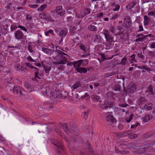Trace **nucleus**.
<instances>
[{"instance_id":"f257e3e1","label":"nucleus","mask_w":155,"mask_h":155,"mask_svg":"<svg viewBox=\"0 0 155 155\" xmlns=\"http://www.w3.org/2000/svg\"><path fill=\"white\" fill-rule=\"evenodd\" d=\"M65 55H67L62 51L56 49L53 56V58L57 61L54 62L53 63L55 64H66L67 61Z\"/></svg>"},{"instance_id":"f03ea898","label":"nucleus","mask_w":155,"mask_h":155,"mask_svg":"<svg viewBox=\"0 0 155 155\" xmlns=\"http://www.w3.org/2000/svg\"><path fill=\"white\" fill-rule=\"evenodd\" d=\"M62 128L64 131H65L67 134H68V133H73L77 130L75 127L76 126L73 125H70L69 127H68L67 124L65 123L64 124H61L60 126Z\"/></svg>"},{"instance_id":"7ed1b4c3","label":"nucleus","mask_w":155,"mask_h":155,"mask_svg":"<svg viewBox=\"0 0 155 155\" xmlns=\"http://www.w3.org/2000/svg\"><path fill=\"white\" fill-rule=\"evenodd\" d=\"M54 31L60 37L62 38H64L68 33V29L67 28L61 29L60 28H57L54 29Z\"/></svg>"},{"instance_id":"20e7f679","label":"nucleus","mask_w":155,"mask_h":155,"mask_svg":"<svg viewBox=\"0 0 155 155\" xmlns=\"http://www.w3.org/2000/svg\"><path fill=\"white\" fill-rule=\"evenodd\" d=\"M24 91L23 87L19 86H15L13 89V93L20 96L23 95L22 92Z\"/></svg>"},{"instance_id":"39448f33","label":"nucleus","mask_w":155,"mask_h":155,"mask_svg":"<svg viewBox=\"0 0 155 155\" xmlns=\"http://www.w3.org/2000/svg\"><path fill=\"white\" fill-rule=\"evenodd\" d=\"M104 35L106 41L110 43L112 42H115L116 41H114V37L110 35L109 32L107 30H105L104 32Z\"/></svg>"},{"instance_id":"423d86ee","label":"nucleus","mask_w":155,"mask_h":155,"mask_svg":"<svg viewBox=\"0 0 155 155\" xmlns=\"http://www.w3.org/2000/svg\"><path fill=\"white\" fill-rule=\"evenodd\" d=\"M132 24V21L130 17L129 16L125 17L124 19V22L123 24V25L126 28H130Z\"/></svg>"},{"instance_id":"0eeeda50","label":"nucleus","mask_w":155,"mask_h":155,"mask_svg":"<svg viewBox=\"0 0 155 155\" xmlns=\"http://www.w3.org/2000/svg\"><path fill=\"white\" fill-rule=\"evenodd\" d=\"M106 119L109 125L111 126L114 127L116 124V120L112 116L109 115L106 117Z\"/></svg>"},{"instance_id":"6e6552de","label":"nucleus","mask_w":155,"mask_h":155,"mask_svg":"<svg viewBox=\"0 0 155 155\" xmlns=\"http://www.w3.org/2000/svg\"><path fill=\"white\" fill-rule=\"evenodd\" d=\"M14 35L15 38L17 40H20L24 38V34L20 29L18 30L15 32Z\"/></svg>"},{"instance_id":"1a4fd4ad","label":"nucleus","mask_w":155,"mask_h":155,"mask_svg":"<svg viewBox=\"0 0 155 155\" xmlns=\"http://www.w3.org/2000/svg\"><path fill=\"white\" fill-rule=\"evenodd\" d=\"M113 104V102L110 101H106L104 104L100 105V107L103 109H106L109 107H111Z\"/></svg>"},{"instance_id":"9d476101","label":"nucleus","mask_w":155,"mask_h":155,"mask_svg":"<svg viewBox=\"0 0 155 155\" xmlns=\"http://www.w3.org/2000/svg\"><path fill=\"white\" fill-rule=\"evenodd\" d=\"M56 8L57 15H59L61 16H63L64 15L65 11L63 9L62 6L58 5Z\"/></svg>"},{"instance_id":"9b49d317","label":"nucleus","mask_w":155,"mask_h":155,"mask_svg":"<svg viewBox=\"0 0 155 155\" xmlns=\"http://www.w3.org/2000/svg\"><path fill=\"white\" fill-rule=\"evenodd\" d=\"M84 61H85L86 64H87V60L86 59L84 60H80L78 61H76L72 63L74 65V68H75V70H76V68H79L81 64Z\"/></svg>"},{"instance_id":"f8f14e48","label":"nucleus","mask_w":155,"mask_h":155,"mask_svg":"<svg viewBox=\"0 0 155 155\" xmlns=\"http://www.w3.org/2000/svg\"><path fill=\"white\" fill-rule=\"evenodd\" d=\"M8 26V24H6L4 25H1L0 26V32L3 34H6L8 31L7 29Z\"/></svg>"},{"instance_id":"ddd939ff","label":"nucleus","mask_w":155,"mask_h":155,"mask_svg":"<svg viewBox=\"0 0 155 155\" xmlns=\"http://www.w3.org/2000/svg\"><path fill=\"white\" fill-rule=\"evenodd\" d=\"M53 144L58 148L62 150H64L63 145L62 142L58 140H55L53 141Z\"/></svg>"},{"instance_id":"4468645a","label":"nucleus","mask_w":155,"mask_h":155,"mask_svg":"<svg viewBox=\"0 0 155 155\" xmlns=\"http://www.w3.org/2000/svg\"><path fill=\"white\" fill-rule=\"evenodd\" d=\"M42 51L44 53H45L48 55H51V54H53V55L54 54V51H55L51 49H48V48H45L44 47L42 48Z\"/></svg>"},{"instance_id":"2eb2a0df","label":"nucleus","mask_w":155,"mask_h":155,"mask_svg":"<svg viewBox=\"0 0 155 155\" xmlns=\"http://www.w3.org/2000/svg\"><path fill=\"white\" fill-rule=\"evenodd\" d=\"M5 8L9 12H12L13 11H14L15 9L14 6H13L12 4L9 3H7L5 5Z\"/></svg>"},{"instance_id":"dca6fc26","label":"nucleus","mask_w":155,"mask_h":155,"mask_svg":"<svg viewBox=\"0 0 155 155\" xmlns=\"http://www.w3.org/2000/svg\"><path fill=\"white\" fill-rule=\"evenodd\" d=\"M131 133L132 131L131 130H128L127 131H125L122 133L120 134L118 133H117L116 134L118 137H123L125 136H127V135L131 134Z\"/></svg>"},{"instance_id":"f3484780","label":"nucleus","mask_w":155,"mask_h":155,"mask_svg":"<svg viewBox=\"0 0 155 155\" xmlns=\"http://www.w3.org/2000/svg\"><path fill=\"white\" fill-rule=\"evenodd\" d=\"M24 85L25 87L28 90L29 92H31L35 91L34 87L33 86H31L27 83H25Z\"/></svg>"},{"instance_id":"a211bd4d","label":"nucleus","mask_w":155,"mask_h":155,"mask_svg":"<svg viewBox=\"0 0 155 155\" xmlns=\"http://www.w3.org/2000/svg\"><path fill=\"white\" fill-rule=\"evenodd\" d=\"M128 89L130 93H132L136 90V88L135 84H131L128 85Z\"/></svg>"},{"instance_id":"6ab92c4d","label":"nucleus","mask_w":155,"mask_h":155,"mask_svg":"<svg viewBox=\"0 0 155 155\" xmlns=\"http://www.w3.org/2000/svg\"><path fill=\"white\" fill-rule=\"evenodd\" d=\"M100 39L101 37L99 35H94L91 37V40L94 42H98Z\"/></svg>"},{"instance_id":"aec40b11","label":"nucleus","mask_w":155,"mask_h":155,"mask_svg":"<svg viewBox=\"0 0 155 155\" xmlns=\"http://www.w3.org/2000/svg\"><path fill=\"white\" fill-rule=\"evenodd\" d=\"M68 96V93L66 91H62L60 92L58 96V97H61L62 98H64L67 97Z\"/></svg>"},{"instance_id":"412c9836","label":"nucleus","mask_w":155,"mask_h":155,"mask_svg":"<svg viewBox=\"0 0 155 155\" xmlns=\"http://www.w3.org/2000/svg\"><path fill=\"white\" fill-rule=\"evenodd\" d=\"M150 34H149L147 35H144L140 37H139L135 41L137 42L143 41L146 39L148 36H150Z\"/></svg>"},{"instance_id":"4be33fe9","label":"nucleus","mask_w":155,"mask_h":155,"mask_svg":"<svg viewBox=\"0 0 155 155\" xmlns=\"http://www.w3.org/2000/svg\"><path fill=\"white\" fill-rule=\"evenodd\" d=\"M78 72L81 73H85L87 72V71L85 68L83 67L77 68L76 70Z\"/></svg>"},{"instance_id":"5701e85b","label":"nucleus","mask_w":155,"mask_h":155,"mask_svg":"<svg viewBox=\"0 0 155 155\" xmlns=\"http://www.w3.org/2000/svg\"><path fill=\"white\" fill-rule=\"evenodd\" d=\"M113 10L114 11L118 10L120 8V6L117 4H116L115 3L111 4Z\"/></svg>"},{"instance_id":"b1692460","label":"nucleus","mask_w":155,"mask_h":155,"mask_svg":"<svg viewBox=\"0 0 155 155\" xmlns=\"http://www.w3.org/2000/svg\"><path fill=\"white\" fill-rule=\"evenodd\" d=\"M136 5V3L133 2L129 3L126 6V8L127 10H129L133 8Z\"/></svg>"},{"instance_id":"393cba45","label":"nucleus","mask_w":155,"mask_h":155,"mask_svg":"<svg viewBox=\"0 0 155 155\" xmlns=\"http://www.w3.org/2000/svg\"><path fill=\"white\" fill-rule=\"evenodd\" d=\"M152 105L151 104H146L143 107V108L146 110H150L152 109Z\"/></svg>"},{"instance_id":"a878e982","label":"nucleus","mask_w":155,"mask_h":155,"mask_svg":"<svg viewBox=\"0 0 155 155\" xmlns=\"http://www.w3.org/2000/svg\"><path fill=\"white\" fill-rule=\"evenodd\" d=\"M91 97L95 101L99 102V103H101V99L100 97L98 96L93 95Z\"/></svg>"},{"instance_id":"bb28decb","label":"nucleus","mask_w":155,"mask_h":155,"mask_svg":"<svg viewBox=\"0 0 155 155\" xmlns=\"http://www.w3.org/2000/svg\"><path fill=\"white\" fill-rule=\"evenodd\" d=\"M152 117H153L152 116L148 114L147 115L143 117V121L144 122H147L151 119Z\"/></svg>"},{"instance_id":"cd10ccee","label":"nucleus","mask_w":155,"mask_h":155,"mask_svg":"<svg viewBox=\"0 0 155 155\" xmlns=\"http://www.w3.org/2000/svg\"><path fill=\"white\" fill-rule=\"evenodd\" d=\"M144 25H148L149 22L150 20V18L147 15H145L144 17Z\"/></svg>"},{"instance_id":"c85d7f7f","label":"nucleus","mask_w":155,"mask_h":155,"mask_svg":"<svg viewBox=\"0 0 155 155\" xmlns=\"http://www.w3.org/2000/svg\"><path fill=\"white\" fill-rule=\"evenodd\" d=\"M146 100L144 97H141L139 99L138 102V104L139 105H141L146 102Z\"/></svg>"},{"instance_id":"c756f323","label":"nucleus","mask_w":155,"mask_h":155,"mask_svg":"<svg viewBox=\"0 0 155 155\" xmlns=\"http://www.w3.org/2000/svg\"><path fill=\"white\" fill-rule=\"evenodd\" d=\"M33 69H35V78H38L39 79H40V78L38 77V74H39V69L35 67H34Z\"/></svg>"},{"instance_id":"7c9ffc66","label":"nucleus","mask_w":155,"mask_h":155,"mask_svg":"<svg viewBox=\"0 0 155 155\" xmlns=\"http://www.w3.org/2000/svg\"><path fill=\"white\" fill-rule=\"evenodd\" d=\"M91 145L88 144V151H89V155L88 153V155H93L94 153L93 150L91 149Z\"/></svg>"},{"instance_id":"2f4dec72","label":"nucleus","mask_w":155,"mask_h":155,"mask_svg":"<svg viewBox=\"0 0 155 155\" xmlns=\"http://www.w3.org/2000/svg\"><path fill=\"white\" fill-rule=\"evenodd\" d=\"M86 15V13H82V14H80V12H78L76 14V17L78 18H82Z\"/></svg>"},{"instance_id":"473e14b6","label":"nucleus","mask_w":155,"mask_h":155,"mask_svg":"<svg viewBox=\"0 0 155 155\" xmlns=\"http://www.w3.org/2000/svg\"><path fill=\"white\" fill-rule=\"evenodd\" d=\"M81 85V84L80 82L77 81L72 86V88L74 89H75L79 87H80Z\"/></svg>"},{"instance_id":"72a5a7b5","label":"nucleus","mask_w":155,"mask_h":155,"mask_svg":"<svg viewBox=\"0 0 155 155\" xmlns=\"http://www.w3.org/2000/svg\"><path fill=\"white\" fill-rule=\"evenodd\" d=\"M137 146L136 143H132L129 144L128 147L130 149H136L137 148Z\"/></svg>"},{"instance_id":"f704fd0d","label":"nucleus","mask_w":155,"mask_h":155,"mask_svg":"<svg viewBox=\"0 0 155 155\" xmlns=\"http://www.w3.org/2000/svg\"><path fill=\"white\" fill-rule=\"evenodd\" d=\"M44 68L45 70V73L47 74L46 75L48 76L49 74V72L51 70V68L49 66H44L43 67Z\"/></svg>"},{"instance_id":"c9c22d12","label":"nucleus","mask_w":155,"mask_h":155,"mask_svg":"<svg viewBox=\"0 0 155 155\" xmlns=\"http://www.w3.org/2000/svg\"><path fill=\"white\" fill-rule=\"evenodd\" d=\"M63 138L65 140L68 147L70 148H71V147H72V146L71 145L70 143L69 140L67 139V137H66L64 136Z\"/></svg>"},{"instance_id":"e433bc0d","label":"nucleus","mask_w":155,"mask_h":155,"mask_svg":"<svg viewBox=\"0 0 155 155\" xmlns=\"http://www.w3.org/2000/svg\"><path fill=\"white\" fill-rule=\"evenodd\" d=\"M47 15H46L44 13H41L39 14V17L40 18L43 19H45V20H46Z\"/></svg>"},{"instance_id":"4c0bfd02","label":"nucleus","mask_w":155,"mask_h":155,"mask_svg":"<svg viewBox=\"0 0 155 155\" xmlns=\"http://www.w3.org/2000/svg\"><path fill=\"white\" fill-rule=\"evenodd\" d=\"M14 67L15 69H16V71H20V68L21 67L20 64H15L14 65Z\"/></svg>"},{"instance_id":"58836bf2","label":"nucleus","mask_w":155,"mask_h":155,"mask_svg":"<svg viewBox=\"0 0 155 155\" xmlns=\"http://www.w3.org/2000/svg\"><path fill=\"white\" fill-rule=\"evenodd\" d=\"M46 7V4H43L41 5L39 8H38L37 10L38 11H42Z\"/></svg>"},{"instance_id":"ea45409f","label":"nucleus","mask_w":155,"mask_h":155,"mask_svg":"<svg viewBox=\"0 0 155 155\" xmlns=\"http://www.w3.org/2000/svg\"><path fill=\"white\" fill-rule=\"evenodd\" d=\"M117 28L119 31V34H121L123 33V27L122 26H118L117 27Z\"/></svg>"},{"instance_id":"a19ab883","label":"nucleus","mask_w":155,"mask_h":155,"mask_svg":"<svg viewBox=\"0 0 155 155\" xmlns=\"http://www.w3.org/2000/svg\"><path fill=\"white\" fill-rule=\"evenodd\" d=\"M113 89L115 91H119L120 89V86L119 84H116L114 87Z\"/></svg>"},{"instance_id":"79ce46f5","label":"nucleus","mask_w":155,"mask_h":155,"mask_svg":"<svg viewBox=\"0 0 155 155\" xmlns=\"http://www.w3.org/2000/svg\"><path fill=\"white\" fill-rule=\"evenodd\" d=\"M45 20L48 21L49 22H54V20L50 15L47 16L46 19Z\"/></svg>"},{"instance_id":"37998d69","label":"nucleus","mask_w":155,"mask_h":155,"mask_svg":"<svg viewBox=\"0 0 155 155\" xmlns=\"http://www.w3.org/2000/svg\"><path fill=\"white\" fill-rule=\"evenodd\" d=\"M76 30V28L74 26H72L70 27V31L72 34L74 33Z\"/></svg>"},{"instance_id":"c03bdc74","label":"nucleus","mask_w":155,"mask_h":155,"mask_svg":"<svg viewBox=\"0 0 155 155\" xmlns=\"http://www.w3.org/2000/svg\"><path fill=\"white\" fill-rule=\"evenodd\" d=\"M88 28L91 31H95L96 30V28L94 26L91 25H89L88 27Z\"/></svg>"},{"instance_id":"a18cd8bd","label":"nucleus","mask_w":155,"mask_h":155,"mask_svg":"<svg viewBox=\"0 0 155 155\" xmlns=\"http://www.w3.org/2000/svg\"><path fill=\"white\" fill-rule=\"evenodd\" d=\"M147 89L150 92H151V94L153 95L154 94L153 92V88L152 85H150L148 87Z\"/></svg>"},{"instance_id":"49530a36","label":"nucleus","mask_w":155,"mask_h":155,"mask_svg":"<svg viewBox=\"0 0 155 155\" xmlns=\"http://www.w3.org/2000/svg\"><path fill=\"white\" fill-rule=\"evenodd\" d=\"M127 61V59L125 58H123L121 60V61L120 64H121L123 65H125Z\"/></svg>"},{"instance_id":"de8ad7c7","label":"nucleus","mask_w":155,"mask_h":155,"mask_svg":"<svg viewBox=\"0 0 155 155\" xmlns=\"http://www.w3.org/2000/svg\"><path fill=\"white\" fill-rule=\"evenodd\" d=\"M24 65H25L27 67H28L29 68H34V67L28 62L25 63L24 64Z\"/></svg>"},{"instance_id":"09e8293b","label":"nucleus","mask_w":155,"mask_h":155,"mask_svg":"<svg viewBox=\"0 0 155 155\" xmlns=\"http://www.w3.org/2000/svg\"><path fill=\"white\" fill-rule=\"evenodd\" d=\"M26 18L28 21H30L31 20L32 18L31 13V14H28L27 15Z\"/></svg>"},{"instance_id":"8fccbe9b","label":"nucleus","mask_w":155,"mask_h":155,"mask_svg":"<svg viewBox=\"0 0 155 155\" xmlns=\"http://www.w3.org/2000/svg\"><path fill=\"white\" fill-rule=\"evenodd\" d=\"M81 116L85 120L87 119V114L86 112H84L81 115Z\"/></svg>"},{"instance_id":"3c124183","label":"nucleus","mask_w":155,"mask_h":155,"mask_svg":"<svg viewBox=\"0 0 155 155\" xmlns=\"http://www.w3.org/2000/svg\"><path fill=\"white\" fill-rule=\"evenodd\" d=\"M134 116L133 114H132L129 117H128L126 119V120L127 123H129L132 119Z\"/></svg>"},{"instance_id":"603ef678","label":"nucleus","mask_w":155,"mask_h":155,"mask_svg":"<svg viewBox=\"0 0 155 155\" xmlns=\"http://www.w3.org/2000/svg\"><path fill=\"white\" fill-rule=\"evenodd\" d=\"M135 54H133L131 56V58H132L131 59V61L130 62L131 63H132L134 62H137L136 61L135 59Z\"/></svg>"},{"instance_id":"864d4df0","label":"nucleus","mask_w":155,"mask_h":155,"mask_svg":"<svg viewBox=\"0 0 155 155\" xmlns=\"http://www.w3.org/2000/svg\"><path fill=\"white\" fill-rule=\"evenodd\" d=\"M32 46L31 45H28V50L31 53H32L33 52V50H32Z\"/></svg>"},{"instance_id":"5fc2aeb1","label":"nucleus","mask_w":155,"mask_h":155,"mask_svg":"<svg viewBox=\"0 0 155 155\" xmlns=\"http://www.w3.org/2000/svg\"><path fill=\"white\" fill-rule=\"evenodd\" d=\"M67 22H69V23L71 22L73 20L72 17L71 16L68 17L67 18Z\"/></svg>"},{"instance_id":"6e6d98bb","label":"nucleus","mask_w":155,"mask_h":155,"mask_svg":"<svg viewBox=\"0 0 155 155\" xmlns=\"http://www.w3.org/2000/svg\"><path fill=\"white\" fill-rule=\"evenodd\" d=\"M16 25H12L11 27V31L15 30L17 28Z\"/></svg>"},{"instance_id":"4d7b16f0","label":"nucleus","mask_w":155,"mask_h":155,"mask_svg":"<svg viewBox=\"0 0 155 155\" xmlns=\"http://www.w3.org/2000/svg\"><path fill=\"white\" fill-rule=\"evenodd\" d=\"M149 55L150 56L155 57V51H149L148 52Z\"/></svg>"},{"instance_id":"13d9d810","label":"nucleus","mask_w":155,"mask_h":155,"mask_svg":"<svg viewBox=\"0 0 155 155\" xmlns=\"http://www.w3.org/2000/svg\"><path fill=\"white\" fill-rule=\"evenodd\" d=\"M27 60L29 61H31L32 62H36V61L35 60L33 59L31 56H28L27 58Z\"/></svg>"},{"instance_id":"bf43d9fd","label":"nucleus","mask_w":155,"mask_h":155,"mask_svg":"<svg viewBox=\"0 0 155 155\" xmlns=\"http://www.w3.org/2000/svg\"><path fill=\"white\" fill-rule=\"evenodd\" d=\"M18 28H20L25 32H27V29L26 28L22 25H18Z\"/></svg>"},{"instance_id":"052dcab7","label":"nucleus","mask_w":155,"mask_h":155,"mask_svg":"<svg viewBox=\"0 0 155 155\" xmlns=\"http://www.w3.org/2000/svg\"><path fill=\"white\" fill-rule=\"evenodd\" d=\"M137 137V135L136 134H135L133 135H130L129 136V138L132 139H134Z\"/></svg>"},{"instance_id":"680f3d73","label":"nucleus","mask_w":155,"mask_h":155,"mask_svg":"<svg viewBox=\"0 0 155 155\" xmlns=\"http://www.w3.org/2000/svg\"><path fill=\"white\" fill-rule=\"evenodd\" d=\"M34 28V25H30L27 27V28L30 30V31L33 30Z\"/></svg>"},{"instance_id":"e2e57ef3","label":"nucleus","mask_w":155,"mask_h":155,"mask_svg":"<svg viewBox=\"0 0 155 155\" xmlns=\"http://www.w3.org/2000/svg\"><path fill=\"white\" fill-rule=\"evenodd\" d=\"M79 47L81 50H83L84 51H85L86 48L85 46L81 44L80 45Z\"/></svg>"},{"instance_id":"0e129e2a","label":"nucleus","mask_w":155,"mask_h":155,"mask_svg":"<svg viewBox=\"0 0 155 155\" xmlns=\"http://www.w3.org/2000/svg\"><path fill=\"white\" fill-rule=\"evenodd\" d=\"M119 153L122 154H125L129 153V152L128 151L123 150L119 151Z\"/></svg>"},{"instance_id":"69168bd1","label":"nucleus","mask_w":155,"mask_h":155,"mask_svg":"<svg viewBox=\"0 0 155 155\" xmlns=\"http://www.w3.org/2000/svg\"><path fill=\"white\" fill-rule=\"evenodd\" d=\"M103 13H98L97 15V18H100L103 16Z\"/></svg>"},{"instance_id":"338daca9","label":"nucleus","mask_w":155,"mask_h":155,"mask_svg":"<svg viewBox=\"0 0 155 155\" xmlns=\"http://www.w3.org/2000/svg\"><path fill=\"white\" fill-rule=\"evenodd\" d=\"M38 5L37 4L30 5L29 7L33 8H36L38 7Z\"/></svg>"},{"instance_id":"774afa93","label":"nucleus","mask_w":155,"mask_h":155,"mask_svg":"<svg viewBox=\"0 0 155 155\" xmlns=\"http://www.w3.org/2000/svg\"><path fill=\"white\" fill-rule=\"evenodd\" d=\"M151 28L153 30H155V23L154 22H153L151 23Z\"/></svg>"}]
</instances>
